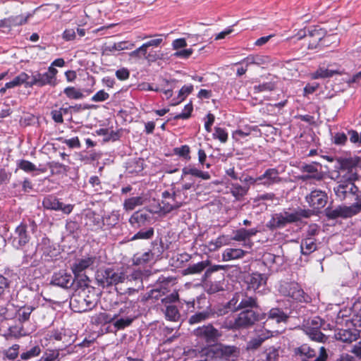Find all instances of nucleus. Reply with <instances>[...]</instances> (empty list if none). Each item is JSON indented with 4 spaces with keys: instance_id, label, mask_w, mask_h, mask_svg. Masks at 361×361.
Returning a JSON list of instances; mask_svg holds the SVG:
<instances>
[{
    "instance_id": "f257e3e1",
    "label": "nucleus",
    "mask_w": 361,
    "mask_h": 361,
    "mask_svg": "<svg viewBox=\"0 0 361 361\" xmlns=\"http://www.w3.org/2000/svg\"><path fill=\"white\" fill-rule=\"evenodd\" d=\"M357 161L352 158L345 159L341 162L342 171H348L343 176L347 181L338 184L334 189L336 195L341 200L348 199L358 191V188L353 183L357 179Z\"/></svg>"
},
{
    "instance_id": "f03ea898",
    "label": "nucleus",
    "mask_w": 361,
    "mask_h": 361,
    "mask_svg": "<svg viewBox=\"0 0 361 361\" xmlns=\"http://www.w3.org/2000/svg\"><path fill=\"white\" fill-rule=\"evenodd\" d=\"M312 214V212L310 209L283 210L272 215L268 226L271 229L281 228L289 224L300 221L304 218H309Z\"/></svg>"
},
{
    "instance_id": "7ed1b4c3",
    "label": "nucleus",
    "mask_w": 361,
    "mask_h": 361,
    "mask_svg": "<svg viewBox=\"0 0 361 361\" xmlns=\"http://www.w3.org/2000/svg\"><path fill=\"white\" fill-rule=\"evenodd\" d=\"M97 279L103 286H109L116 285L119 283L130 282L135 281L140 283L138 287L142 284V276L140 271H133L131 274L126 276L123 272L116 271L113 269H106L100 270L97 273Z\"/></svg>"
},
{
    "instance_id": "20e7f679",
    "label": "nucleus",
    "mask_w": 361,
    "mask_h": 361,
    "mask_svg": "<svg viewBox=\"0 0 361 361\" xmlns=\"http://www.w3.org/2000/svg\"><path fill=\"white\" fill-rule=\"evenodd\" d=\"M201 353L205 360L235 361L240 355V350L233 345L219 344L202 349Z\"/></svg>"
},
{
    "instance_id": "39448f33",
    "label": "nucleus",
    "mask_w": 361,
    "mask_h": 361,
    "mask_svg": "<svg viewBox=\"0 0 361 361\" xmlns=\"http://www.w3.org/2000/svg\"><path fill=\"white\" fill-rule=\"evenodd\" d=\"M260 319L259 314L252 310H245L232 319H227L224 327L228 329H240L247 328Z\"/></svg>"
},
{
    "instance_id": "423d86ee",
    "label": "nucleus",
    "mask_w": 361,
    "mask_h": 361,
    "mask_svg": "<svg viewBox=\"0 0 361 361\" xmlns=\"http://www.w3.org/2000/svg\"><path fill=\"white\" fill-rule=\"evenodd\" d=\"M357 202L350 206H338L336 208H326V216L329 219L337 218H349L361 212V195L356 197Z\"/></svg>"
},
{
    "instance_id": "0eeeda50",
    "label": "nucleus",
    "mask_w": 361,
    "mask_h": 361,
    "mask_svg": "<svg viewBox=\"0 0 361 361\" xmlns=\"http://www.w3.org/2000/svg\"><path fill=\"white\" fill-rule=\"evenodd\" d=\"M57 74L58 70L53 67H49L47 71L43 73L38 71L33 72L29 85H32V87H44L46 85L55 87L57 85Z\"/></svg>"
},
{
    "instance_id": "6e6552de",
    "label": "nucleus",
    "mask_w": 361,
    "mask_h": 361,
    "mask_svg": "<svg viewBox=\"0 0 361 361\" xmlns=\"http://www.w3.org/2000/svg\"><path fill=\"white\" fill-rule=\"evenodd\" d=\"M295 354L300 357L301 361H326L328 357L326 348L322 346L319 348V356L314 359L316 352L307 344L295 349Z\"/></svg>"
},
{
    "instance_id": "1a4fd4ad",
    "label": "nucleus",
    "mask_w": 361,
    "mask_h": 361,
    "mask_svg": "<svg viewBox=\"0 0 361 361\" xmlns=\"http://www.w3.org/2000/svg\"><path fill=\"white\" fill-rule=\"evenodd\" d=\"M278 290L282 295L293 300L302 301L304 298V291L298 283L295 282L283 281L279 284Z\"/></svg>"
},
{
    "instance_id": "9d476101",
    "label": "nucleus",
    "mask_w": 361,
    "mask_h": 361,
    "mask_svg": "<svg viewBox=\"0 0 361 361\" xmlns=\"http://www.w3.org/2000/svg\"><path fill=\"white\" fill-rule=\"evenodd\" d=\"M193 334L198 338L207 343H214L221 336L219 331L212 324L199 326L193 331Z\"/></svg>"
},
{
    "instance_id": "9b49d317",
    "label": "nucleus",
    "mask_w": 361,
    "mask_h": 361,
    "mask_svg": "<svg viewBox=\"0 0 361 361\" xmlns=\"http://www.w3.org/2000/svg\"><path fill=\"white\" fill-rule=\"evenodd\" d=\"M221 268V266L220 265H215L212 267V268L208 269L204 276H203V281L204 283V288L206 291L209 294L216 293L220 290H222L224 289L223 287V283L221 280H215L212 281L209 280L208 278L211 276V274L218 271Z\"/></svg>"
},
{
    "instance_id": "f8f14e48",
    "label": "nucleus",
    "mask_w": 361,
    "mask_h": 361,
    "mask_svg": "<svg viewBox=\"0 0 361 361\" xmlns=\"http://www.w3.org/2000/svg\"><path fill=\"white\" fill-rule=\"evenodd\" d=\"M96 305L94 300L89 295H78L71 300V305L75 312H84L92 310Z\"/></svg>"
},
{
    "instance_id": "ddd939ff",
    "label": "nucleus",
    "mask_w": 361,
    "mask_h": 361,
    "mask_svg": "<svg viewBox=\"0 0 361 361\" xmlns=\"http://www.w3.org/2000/svg\"><path fill=\"white\" fill-rule=\"evenodd\" d=\"M305 199L309 206L317 210L324 207L327 202V195L321 190H312Z\"/></svg>"
},
{
    "instance_id": "4468645a",
    "label": "nucleus",
    "mask_w": 361,
    "mask_h": 361,
    "mask_svg": "<svg viewBox=\"0 0 361 361\" xmlns=\"http://www.w3.org/2000/svg\"><path fill=\"white\" fill-rule=\"evenodd\" d=\"M42 204L44 207L47 209L61 211L66 214H70L73 209V205L70 204H64L63 202H60L56 197L50 195L44 198L42 201Z\"/></svg>"
},
{
    "instance_id": "2eb2a0df",
    "label": "nucleus",
    "mask_w": 361,
    "mask_h": 361,
    "mask_svg": "<svg viewBox=\"0 0 361 361\" xmlns=\"http://www.w3.org/2000/svg\"><path fill=\"white\" fill-rule=\"evenodd\" d=\"M258 231V229L255 228L250 229L240 228L233 232L234 235L232 239L238 242H243V246L250 248L252 245L250 238L255 236Z\"/></svg>"
},
{
    "instance_id": "dca6fc26",
    "label": "nucleus",
    "mask_w": 361,
    "mask_h": 361,
    "mask_svg": "<svg viewBox=\"0 0 361 361\" xmlns=\"http://www.w3.org/2000/svg\"><path fill=\"white\" fill-rule=\"evenodd\" d=\"M73 281L72 275L66 270L62 269L53 274L51 283L61 288H68L73 285Z\"/></svg>"
},
{
    "instance_id": "f3484780",
    "label": "nucleus",
    "mask_w": 361,
    "mask_h": 361,
    "mask_svg": "<svg viewBox=\"0 0 361 361\" xmlns=\"http://www.w3.org/2000/svg\"><path fill=\"white\" fill-rule=\"evenodd\" d=\"M30 237L27 231V226L21 224L16 227L13 239V245L19 249L29 241Z\"/></svg>"
},
{
    "instance_id": "a211bd4d",
    "label": "nucleus",
    "mask_w": 361,
    "mask_h": 361,
    "mask_svg": "<svg viewBox=\"0 0 361 361\" xmlns=\"http://www.w3.org/2000/svg\"><path fill=\"white\" fill-rule=\"evenodd\" d=\"M37 251L39 252L45 260H49L56 255V250L51 243L50 240L44 237L37 246Z\"/></svg>"
},
{
    "instance_id": "6ab92c4d",
    "label": "nucleus",
    "mask_w": 361,
    "mask_h": 361,
    "mask_svg": "<svg viewBox=\"0 0 361 361\" xmlns=\"http://www.w3.org/2000/svg\"><path fill=\"white\" fill-rule=\"evenodd\" d=\"M259 184L264 186H270L281 181L279 176V171L276 169H268L265 172L257 177Z\"/></svg>"
},
{
    "instance_id": "aec40b11",
    "label": "nucleus",
    "mask_w": 361,
    "mask_h": 361,
    "mask_svg": "<svg viewBox=\"0 0 361 361\" xmlns=\"http://www.w3.org/2000/svg\"><path fill=\"white\" fill-rule=\"evenodd\" d=\"M267 276L258 272L252 273L246 278L247 289L256 290L267 283Z\"/></svg>"
},
{
    "instance_id": "412c9836",
    "label": "nucleus",
    "mask_w": 361,
    "mask_h": 361,
    "mask_svg": "<svg viewBox=\"0 0 361 361\" xmlns=\"http://www.w3.org/2000/svg\"><path fill=\"white\" fill-rule=\"evenodd\" d=\"M307 37L313 38V41L310 42L308 45V48L311 49L316 48L319 42L322 39V35L319 33L317 29L308 30H300L295 36L298 40H300Z\"/></svg>"
},
{
    "instance_id": "4be33fe9",
    "label": "nucleus",
    "mask_w": 361,
    "mask_h": 361,
    "mask_svg": "<svg viewBox=\"0 0 361 361\" xmlns=\"http://www.w3.org/2000/svg\"><path fill=\"white\" fill-rule=\"evenodd\" d=\"M344 70L341 68H334L332 65L328 66L327 68L320 67L314 73H312V78H327L333 77L334 75H342Z\"/></svg>"
},
{
    "instance_id": "5701e85b",
    "label": "nucleus",
    "mask_w": 361,
    "mask_h": 361,
    "mask_svg": "<svg viewBox=\"0 0 361 361\" xmlns=\"http://www.w3.org/2000/svg\"><path fill=\"white\" fill-rule=\"evenodd\" d=\"M151 219L150 214L145 211H138L135 212L130 218L129 222L134 228H138L145 226L149 222Z\"/></svg>"
},
{
    "instance_id": "b1692460",
    "label": "nucleus",
    "mask_w": 361,
    "mask_h": 361,
    "mask_svg": "<svg viewBox=\"0 0 361 361\" xmlns=\"http://www.w3.org/2000/svg\"><path fill=\"white\" fill-rule=\"evenodd\" d=\"M95 261V257H87L78 259L72 267L75 277H78L83 271L90 267Z\"/></svg>"
},
{
    "instance_id": "393cba45",
    "label": "nucleus",
    "mask_w": 361,
    "mask_h": 361,
    "mask_svg": "<svg viewBox=\"0 0 361 361\" xmlns=\"http://www.w3.org/2000/svg\"><path fill=\"white\" fill-rule=\"evenodd\" d=\"M337 340L344 343H352L360 337V332L357 329H340L336 334Z\"/></svg>"
},
{
    "instance_id": "a878e982",
    "label": "nucleus",
    "mask_w": 361,
    "mask_h": 361,
    "mask_svg": "<svg viewBox=\"0 0 361 361\" xmlns=\"http://www.w3.org/2000/svg\"><path fill=\"white\" fill-rule=\"evenodd\" d=\"M178 196H173L170 200H162L159 204L160 211L164 214H168L173 210L178 209L183 205L181 201L177 200Z\"/></svg>"
},
{
    "instance_id": "bb28decb",
    "label": "nucleus",
    "mask_w": 361,
    "mask_h": 361,
    "mask_svg": "<svg viewBox=\"0 0 361 361\" xmlns=\"http://www.w3.org/2000/svg\"><path fill=\"white\" fill-rule=\"evenodd\" d=\"M11 281L0 275V300L8 302L11 299Z\"/></svg>"
},
{
    "instance_id": "cd10ccee",
    "label": "nucleus",
    "mask_w": 361,
    "mask_h": 361,
    "mask_svg": "<svg viewBox=\"0 0 361 361\" xmlns=\"http://www.w3.org/2000/svg\"><path fill=\"white\" fill-rule=\"evenodd\" d=\"M269 59L267 56L259 54H250L246 58L243 59L238 63H245L246 67L250 65L262 66L268 63Z\"/></svg>"
},
{
    "instance_id": "c85d7f7f",
    "label": "nucleus",
    "mask_w": 361,
    "mask_h": 361,
    "mask_svg": "<svg viewBox=\"0 0 361 361\" xmlns=\"http://www.w3.org/2000/svg\"><path fill=\"white\" fill-rule=\"evenodd\" d=\"M31 76L25 72H21L19 75L16 76L11 81L6 82V87H16L21 85H24L25 87H32V85H29L30 83Z\"/></svg>"
},
{
    "instance_id": "c756f323",
    "label": "nucleus",
    "mask_w": 361,
    "mask_h": 361,
    "mask_svg": "<svg viewBox=\"0 0 361 361\" xmlns=\"http://www.w3.org/2000/svg\"><path fill=\"white\" fill-rule=\"evenodd\" d=\"M186 175H192L195 177L202 178V180H209L211 176L207 171H202L194 166L188 165L182 169L181 179Z\"/></svg>"
},
{
    "instance_id": "7c9ffc66",
    "label": "nucleus",
    "mask_w": 361,
    "mask_h": 361,
    "mask_svg": "<svg viewBox=\"0 0 361 361\" xmlns=\"http://www.w3.org/2000/svg\"><path fill=\"white\" fill-rule=\"evenodd\" d=\"M247 252L240 248H227L222 254V259L228 262L243 258Z\"/></svg>"
},
{
    "instance_id": "2f4dec72",
    "label": "nucleus",
    "mask_w": 361,
    "mask_h": 361,
    "mask_svg": "<svg viewBox=\"0 0 361 361\" xmlns=\"http://www.w3.org/2000/svg\"><path fill=\"white\" fill-rule=\"evenodd\" d=\"M319 165L314 163L303 166V171L308 173V175L305 176V178H312L317 180L322 179V174L321 172H319Z\"/></svg>"
},
{
    "instance_id": "473e14b6",
    "label": "nucleus",
    "mask_w": 361,
    "mask_h": 361,
    "mask_svg": "<svg viewBox=\"0 0 361 361\" xmlns=\"http://www.w3.org/2000/svg\"><path fill=\"white\" fill-rule=\"evenodd\" d=\"M238 307H240V310L257 307V298L253 296H247L246 294L241 293V297Z\"/></svg>"
},
{
    "instance_id": "72a5a7b5",
    "label": "nucleus",
    "mask_w": 361,
    "mask_h": 361,
    "mask_svg": "<svg viewBox=\"0 0 361 361\" xmlns=\"http://www.w3.org/2000/svg\"><path fill=\"white\" fill-rule=\"evenodd\" d=\"M301 252L302 255H307L313 252L317 249V244L314 239L307 238L302 240L300 245Z\"/></svg>"
},
{
    "instance_id": "f704fd0d",
    "label": "nucleus",
    "mask_w": 361,
    "mask_h": 361,
    "mask_svg": "<svg viewBox=\"0 0 361 361\" xmlns=\"http://www.w3.org/2000/svg\"><path fill=\"white\" fill-rule=\"evenodd\" d=\"M49 336L51 339L62 341L65 343V345L70 344L73 341L71 337L66 335L64 329L54 330L50 332Z\"/></svg>"
},
{
    "instance_id": "c9c22d12",
    "label": "nucleus",
    "mask_w": 361,
    "mask_h": 361,
    "mask_svg": "<svg viewBox=\"0 0 361 361\" xmlns=\"http://www.w3.org/2000/svg\"><path fill=\"white\" fill-rule=\"evenodd\" d=\"M33 16V13H27V15H19L11 16L6 19L5 21L11 26H18L24 25L27 23V20Z\"/></svg>"
},
{
    "instance_id": "e433bc0d",
    "label": "nucleus",
    "mask_w": 361,
    "mask_h": 361,
    "mask_svg": "<svg viewBox=\"0 0 361 361\" xmlns=\"http://www.w3.org/2000/svg\"><path fill=\"white\" fill-rule=\"evenodd\" d=\"M320 329H312L310 326H305V331L307 335L312 341L324 343L326 340V337L320 331Z\"/></svg>"
},
{
    "instance_id": "4c0bfd02",
    "label": "nucleus",
    "mask_w": 361,
    "mask_h": 361,
    "mask_svg": "<svg viewBox=\"0 0 361 361\" xmlns=\"http://www.w3.org/2000/svg\"><path fill=\"white\" fill-rule=\"evenodd\" d=\"M288 318V314L279 308H272L269 312L268 319L275 320L277 323L286 322Z\"/></svg>"
},
{
    "instance_id": "58836bf2",
    "label": "nucleus",
    "mask_w": 361,
    "mask_h": 361,
    "mask_svg": "<svg viewBox=\"0 0 361 361\" xmlns=\"http://www.w3.org/2000/svg\"><path fill=\"white\" fill-rule=\"evenodd\" d=\"M145 200L141 196L126 199L123 202V208L126 211L133 210L136 207L142 205Z\"/></svg>"
},
{
    "instance_id": "ea45409f",
    "label": "nucleus",
    "mask_w": 361,
    "mask_h": 361,
    "mask_svg": "<svg viewBox=\"0 0 361 361\" xmlns=\"http://www.w3.org/2000/svg\"><path fill=\"white\" fill-rule=\"evenodd\" d=\"M209 265V261H202L196 264L190 265L184 270L185 274H195L202 272Z\"/></svg>"
},
{
    "instance_id": "a19ab883",
    "label": "nucleus",
    "mask_w": 361,
    "mask_h": 361,
    "mask_svg": "<svg viewBox=\"0 0 361 361\" xmlns=\"http://www.w3.org/2000/svg\"><path fill=\"white\" fill-rule=\"evenodd\" d=\"M166 318L172 322H178L180 319V314L175 305L170 304L166 307Z\"/></svg>"
},
{
    "instance_id": "79ce46f5",
    "label": "nucleus",
    "mask_w": 361,
    "mask_h": 361,
    "mask_svg": "<svg viewBox=\"0 0 361 361\" xmlns=\"http://www.w3.org/2000/svg\"><path fill=\"white\" fill-rule=\"evenodd\" d=\"M241 297V293H235V295L231 299L227 304L225 305L224 309L225 311L224 313H220L221 314L228 313L229 311L231 312H236L238 310H240V307H238V303L239 300Z\"/></svg>"
},
{
    "instance_id": "37998d69",
    "label": "nucleus",
    "mask_w": 361,
    "mask_h": 361,
    "mask_svg": "<svg viewBox=\"0 0 361 361\" xmlns=\"http://www.w3.org/2000/svg\"><path fill=\"white\" fill-rule=\"evenodd\" d=\"M230 238L226 235H220L216 240H212L209 243V250L214 251L221 247L222 246L228 245Z\"/></svg>"
},
{
    "instance_id": "c03bdc74",
    "label": "nucleus",
    "mask_w": 361,
    "mask_h": 361,
    "mask_svg": "<svg viewBox=\"0 0 361 361\" xmlns=\"http://www.w3.org/2000/svg\"><path fill=\"white\" fill-rule=\"evenodd\" d=\"M249 190V186H242L238 183H233L231 186V193L235 197L236 200L241 199L245 196Z\"/></svg>"
},
{
    "instance_id": "a18cd8bd",
    "label": "nucleus",
    "mask_w": 361,
    "mask_h": 361,
    "mask_svg": "<svg viewBox=\"0 0 361 361\" xmlns=\"http://www.w3.org/2000/svg\"><path fill=\"white\" fill-rule=\"evenodd\" d=\"M212 314L209 311H202L197 312L192 315L189 319V323L190 324H195L205 321L211 317Z\"/></svg>"
},
{
    "instance_id": "49530a36",
    "label": "nucleus",
    "mask_w": 361,
    "mask_h": 361,
    "mask_svg": "<svg viewBox=\"0 0 361 361\" xmlns=\"http://www.w3.org/2000/svg\"><path fill=\"white\" fill-rule=\"evenodd\" d=\"M35 308L32 306H23L18 310V317L20 322L27 321Z\"/></svg>"
},
{
    "instance_id": "de8ad7c7",
    "label": "nucleus",
    "mask_w": 361,
    "mask_h": 361,
    "mask_svg": "<svg viewBox=\"0 0 361 361\" xmlns=\"http://www.w3.org/2000/svg\"><path fill=\"white\" fill-rule=\"evenodd\" d=\"M66 97L71 99H80L84 97L82 92L74 87H67L63 90Z\"/></svg>"
},
{
    "instance_id": "09e8293b",
    "label": "nucleus",
    "mask_w": 361,
    "mask_h": 361,
    "mask_svg": "<svg viewBox=\"0 0 361 361\" xmlns=\"http://www.w3.org/2000/svg\"><path fill=\"white\" fill-rule=\"evenodd\" d=\"M153 257L154 254L151 251H147L142 255H135L133 257V262L134 264L140 265L151 261Z\"/></svg>"
},
{
    "instance_id": "8fccbe9b",
    "label": "nucleus",
    "mask_w": 361,
    "mask_h": 361,
    "mask_svg": "<svg viewBox=\"0 0 361 361\" xmlns=\"http://www.w3.org/2000/svg\"><path fill=\"white\" fill-rule=\"evenodd\" d=\"M353 322L355 326L361 327V302H355L353 307Z\"/></svg>"
},
{
    "instance_id": "3c124183",
    "label": "nucleus",
    "mask_w": 361,
    "mask_h": 361,
    "mask_svg": "<svg viewBox=\"0 0 361 361\" xmlns=\"http://www.w3.org/2000/svg\"><path fill=\"white\" fill-rule=\"evenodd\" d=\"M262 260L264 264L271 269L274 264L279 263L281 261V257L272 253L267 252L262 256Z\"/></svg>"
},
{
    "instance_id": "603ef678",
    "label": "nucleus",
    "mask_w": 361,
    "mask_h": 361,
    "mask_svg": "<svg viewBox=\"0 0 361 361\" xmlns=\"http://www.w3.org/2000/svg\"><path fill=\"white\" fill-rule=\"evenodd\" d=\"M192 90L193 86L192 85L183 86L179 91L177 101L173 102L172 105H177L183 101L185 98L192 91Z\"/></svg>"
},
{
    "instance_id": "864d4df0",
    "label": "nucleus",
    "mask_w": 361,
    "mask_h": 361,
    "mask_svg": "<svg viewBox=\"0 0 361 361\" xmlns=\"http://www.w3.org/2000/svg\"><path fill=\"white\" fill-rule=\"evenodd\" d=\"M148 47L146 44H142L140 47L130 53V56L135 59H145L148 53Z\"/></svg>"
},
{
    "instance_id": "5fc2aeb1",
    "label": "nucleus",
    "mask_w": 361,
    "mask_h": 361,
    "mask_svg": "<svg viewBox=\"0 0 361 361\" xmlns=\"http://www.w3.org/2000/svg\"><path fill=\"white\" fill-rule=\"evenodd\" d=\"M20 345L14 344L4 352L5 358L9 360H13L18 357L19 354Z\"/></svg>"
},
{
    "instance_id": "6e6d98bb",
    "label": "nucleus",
    "mask_w": 361,
    "mask_h": 361,
    "mask_svg": "<svg viewBox=\"0 0 361 361\" xmlns=\"http://www.w3.org/2000/svg\"><path fill=\"white\" fill-rule=\"evenodd\" d=\"M228 133L224 128L220 127L214 128V132L213 133L214 139L219 140L221 142L225 143L228 140Z\"/></svg>"
},
{
    "instance_id": "4d7b16f0",
    "label": "nucleus",
    "mask_w": 361,
    "mask_h": 361,
    "mask_svg": "<svg viewBox=\"0 0 361 361\" xmlns=\"http://www.w3.org/2000/svg\"><path fill=\"white\" fill-rule=\"evenodd\" d=\"M154 235V229L153 228H149L147 230H140L136 234H135L131 240H135L137 239H150Z\"/></svg>"
},
{
    "instance_id": "13d9d810",
    "label": "nucleus",
    "mask_w": 361,
    "mask_h": 361,
    "mask_svg": "<svg viewBox=\"0 0 361 361\" xmlns=\"http://www.w3.org/2000/svg\"><path fill=\"white\" fill-rule=\"evenodd\" d=\"M275 89V84L272 82H267L253 87L254 93H259L263 92H271Z\"/></svg>"
},
{
    "instance_id": "bf43d9fd",
    "label": "nucleus",
    "mask_w": 361,
    "mask_h": 361,
    "mask_svg": "<svg viewBox=\"0 0 361 361\" xmlns=\"http://www.w3.org/2000/svg\"><path fill=\"white\" fill-rule=\"evenodd\" d=\"M41 353V348L39 345L32 347L30 350L20 354L22 360H30L38 356Z\"/></svg>"
},
{
    "instance_id": "052dcab7",
    "label": "nucleus",
    "mask_w": 361,
    "mask_h": 361,
    "mask_svg": "<svg viewBox=\"0 0 361 361\" xmlns=\"http://www.w3.org/2000/svg\"><path fill=\"white\" fill-rule=\"evenodd\" d=\"M134 47L133 43L123 41L118 43H114L111 47H109L110 51H122L126 49H130Z\"/></svg>"
},
{
    "instance_id": "680f3d73",
    "label": "nucleus",
    "mask_w": 361,
    "mask_h": 361,
    "mask_svg": "<svg viewBox=\"0 0 361 361\" xmlns=\"http://www.w3.org/2000/svg\"><path fill=\"white\" fill-rule=\"evenodd\" d=\"M17 166L18 169H20L25 172H32L37 170L36 166L27 160H19L17 162Z\"/></svg>"
},
{
    "instance_id": "e2e57ef3",
    "label": "nucleus",
    "mask_w": 361,
    "mask_h": 361,
    "mask_svg": "<svg viewBox=\"0 0 361 361\" xmlns=\"http://www.w3.org/2000/svg\"><path fill=\"white\" fill-rule=\"evenodd\" d=\"M59 353L57 350H47L37 361H59Z\"/></svg>"
},
{
    "instance_id": "0e129e2a",
    "label": "nucleus",
    "mask_w": 361,
    "mask_h": 361,
    "mask_svg": "<svg viewBox=\"0 0 361 361\" xmlns=\"http://www.w3.org/2000/svg\"><path fill=\"white\" fill-rule=\"evenodd\" d=\"M279 353L275 348H269L262 354L263 361H277Z\"/></svg>"
},
{
    "instance_id": "69168bd1",
    "label": "nucleus",
    "mask_w": 361,
    "mask_h": 361,
    "mask_svg": "<svg viewBox=\"0 0 361 361\" xmlns=\"http://www.w3.org/2000/svg\"><path fill=\"white\" fill-rule=\"evenodd\" d=\"M174 154L178 155L180 157H183L186 160L190 159V147L188 145H182L180 147H176L173 149Z\"/></svg>"
},
{
    "instance_id": "338daca9",
    "label": "nucleus",
    "mask_w": 361,
    "mask_h": 361,
    "mask_svg": "<svg viewBox=\"0 0 361 361\" xmlns=\"http://www.w3.org/2000/svg\"><path fill=\"white\" fill-rule=\"evenodd\" d=\"M120 214L118 211H113L106 216L104 221L109 226H114L119 221Z\"/></svg>"
},
{
    "instance_id": "774afa93",
    "label": "nucleus",
    "mask_w": 361,
    "mask_h": 361,
    "mask_svg": "<svg viewBox=\"0 0 361 361\" xmlns=\"http://www.w3.org/2000/svg\"><path fill=\"white\" fill-rule=\"evenodd\" d=\"M133 321V318L126 317L121 318L117 319L114 323V326L116 330L123 329L126 327L130 326Z\"/></svg>"
}]
</instances>
